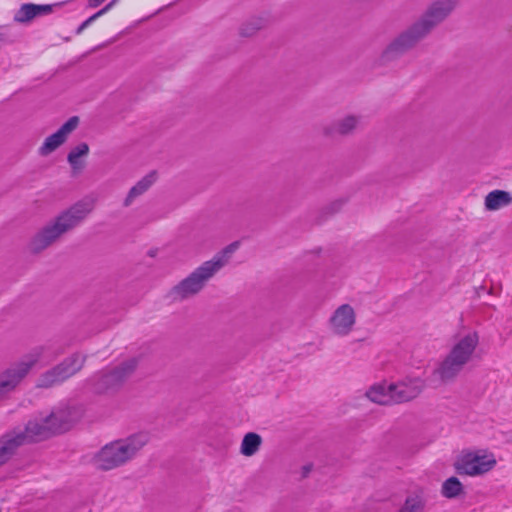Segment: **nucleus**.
Wrapping results in <instances>:
<instances>
[{
    "mask_svg": "<svg viewBox=\"0 0 512 512\" xmlns=\"http://www.w3.org/2000/svg\"><path fill=\"white\" fill-rule=\"evenodd\" d=\"M461 0H432L420 17L401 31L382 51L379 60L382 64L394 61L418 43L427 38L432 31L445 22L457 9Z\"/></svg>",
    "mask_w": 512,
    "mask_h": 512,
    "instance_id": "nucleus-1",
    "label": "nucleus"
},
{
    "mask_svg": "<svg viewBox=\"0 0 512 512\" xmlns=\"http://www.w3.org/2000/svg\"><path fill=\"white\" fill-rule=\"evenodd\" d=\"M71 427L63 413H50L47 416L29 420L24 429H13L0 437V467L7 463L19 447L32 442L46 440L63 433Z\"/></svg>",
    "mask_w": 512,
    "mask_h": 512,
    "instance_id": "nucleus-2",
    "label": "nucleus"
},
{
    "mask_svg": "<svg viewBox=\"0 0 512 512\" xmlns=\"http://www.w3.org/2000/svg\"><path fill=\"white\" fill-rule=\"evenodd\" d=\"M95 203L94 198L86 197L62 211L34 235L29 243L31 252H42L64 234L78 227L94 210Z\"/></svg>",
    "mask_w": 512,
    "mask_h": 512,
    "instance_id": "nucleus-3",
    "label": "nucleus"
},
{
    "mask_svg": "<svg viewBox=\"0 0 512 512\" xmlns=\"http://www.w3.org/2000/svg\"><path fill=\"white\" fill-rule=\"evenodd\" d=\"M239 245L238 241L232 242L216 253L212 259L203 262L169 290L168 298L172 302H183L197 296L207 283L229 263Z\"/></svg>",
    "mask_w": 512,
    "mask_h": 512,
    "instance_id": "nucleus-4",
    "label": "nucleus"
},
{
    "mask_svg": "<svg viewBox=\"0 0 512 512\" xmlns=\"http://www.w3.org/2000/svg\"><path fill=\"white\" fill-rule=\"evenodd\" d=\"M148 441L149 437L146 433H137L125 439L110 442L94 455L92 462L101 471L116 469L131 461Z\"/></svg>",
    "mask_w": 512,
    "mask_h": 512,
    "instance_id": "nucleus-5",
    "label": "nucleus"
},
{
    "mask_svg": "<svg viewBox=\"0 0 512 512\" xmlns=\"http://www.w3.org/2000/svg\"><path fill=\"white\" fill-rule=\"evenodd\" d=\"M478 343L479 337L475 332L462 337L438 367L433 370L429 382L437 387L454 381L464 366L471 360Z\"/></svg>",
    "mask_w": 512,
    "mask_h": 512,
    "instance_id": "nucleus-6",
    "label": "nucleus"
},
{
    "mask_svg": "<svg viewBox=\"0 0 512 512\" xmlns=\"http://www.w3.org/2000/svg\"><path fill=\"white\" fill-rule=\"evenodd\" d=\"M138 364V358H128L112 368L95 373L87 383L97 394L114 393L134 374Z\"/></svg>",
    "mask_w": 512,
    "mask_h": 512,
    "instance_id": "nucleus-7",
    "label": "nucleus"
},
{
    "mask_svg": "<svg viewBox=\"0 0 512 512\" xmlns=\"http://www.w3.org/2000/svg\"><path fill=\"white\" fill-rule=\"evenodd\" d=\"M45 349L44 346L34 348L21 361L14 363L0 374V402L16 389L31 368L42 358Z\"/></svg>",
    "mask_w": 512,
    "mask_h": 512,
    "instance_id": "nucleus-8",
    "label": "nucleus"
},
{
    "mask_svg": "<svg viewBox=\"0 0 512 512\" xmlns=\"http://www.w3.org/2000/svg\"><path fill=\"white\" fill-rule=\"evenodd\" d=\"M86 362V356L80 353H73L62 362L42 373L37 381V387L50 388L61 384L76 373H78Z\"/></svg>",
    "mask_w": 512,
    "mask_h": 512,
    "instance_id": "nucleus-9",
    "label": "nucleus"
},
{
    "mask_svg": "<svg viewBox=\"0 0 512 512\" xmlns=\"http://www.w3.org/2000/svg\"><path fill=\"white\" fill-rule=\"evenodd\" d=\"M496 463L492 452L477 450L463 453L455 462L454 467L459 475L479 476L491 471Z\"/></svg>",
    "mask_w": 512,
    "mask_h": 512,
    "instance_id": "nucleus-10",
    "label": "nucleus"
},
{
    "mask_svg": "<svg viewBox=\"0 0 512 512\" xmlns=\"http://www.w3.org/2000/svg\"><path fill=\"white\" fill-rule=\"evenodd\" d=\"M425 381L419 377L407 378L390 384L393 404H401L416 399L424 390Z\"/></svg>",
    "mask_w": 512,
    "mask_h": 512,
    "instance_id": "nucleus-11",
    "label": "nucleus"
},
{
    "mask_svg": "<svg viewBox=\"0 0 512 512\" xmlns=\"http://www.w3.org/2000/svg\"><path fill=\"white\" fill-rule=\"evenodd\" d=\"M356 322V314L353 307L349 304L340 305L329 319V328L337 336L348 335Z\"/></svg>",
    "mask_w": 512,
    "mask_h": 512,
    "instance_id": "nucleus-12",
    "label": "nucleus"
},
{
    "mask_svg": "<svg viewBox=\"0 0 512 512\" xmlns=\"http://www.w3.org/2000/svg\"><path fill=\"white\" fill-rule=\"evenodd\" d=\"M78 124L79 118L77 116L69 118L55 133L44 140L39 148V154L41 156H47L59 148L65 143L69 134L77 128Z\"/></svg>",
    "mask_w": 512,
    "mask_h": 512,
    "instance_id": "nucleus-13",
    "label": "nucleus"
},
{
    "mask_svg": "<svg viewBox=\"0 0 512 512\" xmlns=\"http://www.w3.org/2000/svg\"><path fill=\"white\" fill-rule=\"evenodd\" d=\"M361 116L347 115L323 127V134L327 137L348 136L360 126Z\"/></svg>",
    "mask_w": 512,
    "mask_h": 512,
    "instance_id": "nucleus-14",
    "label": "nucleus"
},
{
    "mask_svg": "<svg viewBox=\"0 0 512 512\" xmlns=\"http://www.w3.org/2000/svg\"><path fill=\"white\" fill-rule=\"evenodd\" d=\"M60 4H33L25 3L22 4L19 10L14 15V21L18 23H29L31 20L38 16L51 14L55 7Z\"/></svg>",
    "mask_w": 512,
    "mask_h": 512,
    "instance_id": "nucleus-15",
    "label": "nucleus"
},
{
    "mask_svg": "<svg viewBox=\"0 0 512 512\" xmlns=\"http://www.w3.org/2000/svg\"><path fill=\"white\" fill-rule=\"evenodd\" d=\"M270 23L267 15L252 16L245 20L239 27V35L241 37L250 38L255 36L259 31L266 28Z\"/></svg>",
    "mask_w": 512,
    "mask_h": 512,
    "instance_id": "nucleus-16",
    "label": "nucleus"
},
{
    "mask_svg": "<svg viewBox=\"0 0 512 512\" xmlns=\"http://www.w3.org/2000/svg\"><path fill=\"white\" fill-rule=\"evenodd\" d=\"M512 203V196L504 190H493L489 192L484 200L485 209L496 211Z\"/></svg>",
    "mask_w": 512,
    "mask_h": 512,
    "instance_id": "nucleus-17",
    "label": "nucleus"
},
{
    "mask_svg": "<svg viewBox=\"0 0 512 512\" xmlns=\"http://www.w3.org/2000/svg\"><path fill=\"white\" fill-rule=\"evenodd\" d=\"M365 395L370 401L380 405L393 404L392 389H390V384H375L366 391Z\"/></svg>",
    "mask_w": 512,
    "mask_h": 512,
    "instance_id": "nucleus-18",
    "label": "nucleus"
},
{
    "mask_svg": "<svg viewBox=\"0 0 512 512\" xmlns=\"http://www.w3.org/2000/svg\"><path fill=\"white\" fill-rule=\"evenodd\" d=\"M426 506V497L423 490L419 489L409 493L403 504L400 506V512H424Z\"/></svg>",
    "mask_w": 512,
    "mask_h": 512,
    "instance_id": "nucleus-19",
    "label": "nucleus"
},
{
    "mask_svg": "<svg viewBox=\"0 0 512 512\" xmlns=\"http://www.w3.org/2000/svg\"><path fill=\"white\" fill-rule=\"evenodd\" d=\"M155 181V174L151 173L146 175L141 180H139L128 192L126 198L123 201L124 207H129L132 205L134 200L141 195H143L148 189L152 186Z\"/></svg>",
    "mask_w": 512,
    "mask_h": 512,
    "instance_id": "nucleus-20",
    "label": "nucleus"
},
{
    "mask_svg": "<svg viewBox=\"0 0 512 512\" xmlns=\"http://www.w3.org/2000/svg\"><path fill=\"white\" fill-rule=\"evenodd\" d=\"M262 442V437L259 434L248 432L242 439L240 453L246 457H251L259 451Z\"/></svg>",
    "mask_w": 512,
    "mask_h": 512,
    "instance_id": "nucleus-21",
    "label": "nucleus"
},
{
    "mask_svg": "<svg viewBox=\"0 0 512 512\" xmlns=\"http://www.w3.org/2000/svg\"><path fill=\"white\" fill-rule=\"evenodd\" d=\"M441 494L447 499H456L465 495V489L460 480L452 476L442 483Z\"/></svg>",
    "mask_w": 512,
    "mask_h": 512,
    "instance_id": "nucleus-22",
    "label": "nucleus"
},
{
    "mask_svg": "<svg viewBox=\"0 0 512 512\" xmlns=\"http://www.w3.org/2000/svg\"><path fill=\"white\" fill-rule=\"evenodd\" d=\"M89 153V146L87 143L83 142L75 146L68 153L67 161L72 162L73 159H79L80 157H84Z\"/></svg>",
    "mask_w": 512,
    "mask_h": 512,
    "instance_id": "nucleus-23",
    "label": "nucleus"
},
{
    "mask_svg": "<svg viewBox=\"0 0 512 512\" xmlns=\"http://www.w3.org/2000/svg\"><path fill=\"white\" fill-rule=\"evenodd\" d=\"M344 204H345V201L342 199L335 200V201L331 202L329 205H327L323 209V212L326 215H333V214L339 212L342 209Z\"/></svg>",
    "mask_w": 512,
    "mask_h": 512,
    "instance_id": "nucleus-24",
    "label": "nucleus"
},
{
    "mask_svg": "<svg viewBox=\"0 0 512 512\" xmlns=\"http://www.w3.org/2000/svg\"><path fill=\"white\" fill-rule=\"evenodd\" d=\"M102 16V12H96L92 16H90L87 20H85L77 29V34H80L85 28H87L91 23H93L97 18Z\"/></svg>",
    "mask_w": 512,
    "mask_h": 512,
    "instance_id": "nucleus-25",
    "label": "nucleus"
},
{
    "mask_svg": "<svg viewBox=\"0 0 512 512\" xmlns=\"http://www.w3.org/2000/svg\"><path fill=\"white\" fill-rule=\"evenodd\" d=\"M74 173L80 172L84 168V163L79 159H73L72 162H68Z\"/></svg>",
    "mask_w": 512,
    "mask_h": 512,
    "instance_id": "nucleus-26",
    "label": "nucleus"
},
{
    "mask_svg": "<svg viewBox=\"0 0 512 512\" xmlns=\"http://www.w3.org/2000/svg\"><path fill=\"white\" fill-rule=\"evenodd\" d=\"M118 2V0H112L110 1L106 6H104L101 10H99L98 12H102V15H104L105 13H107L116 3Z\"/></svg>",
    "mask_w": 512,
    "mask_h": 512,
    "instance_id": "nucleus-27",
    "label": "nucleus"
},
{
    "mask_svg": "<svg viewBox=\"0 0 512 512\" xmlns=\"http://www.w3.org/2000/svg\"><path fill=\"white\" fill-rule=\"evenodd\" d=\"M105 0H88V4L90 7L95 8L101 5Z\"/></svg>",
    "mask_w": 512,
    "mask_h": 512,
    "instance_id": "nucleus-28",
    "label": "nucleus"
},
{
    "mask_svg": "<svg viewBox=\"0 0 512 512\" xmlns=\"http://www.w3.org/2000/svg\"><path fill=\"white\" fill-rule=\"evenodd\" d=\"M310 471H311V466L310 465L304 466L303 467V477H306L309 474Z\"/></svg>",
    "mask_w": 512,
    "mask_h": 512,
    "instance_id": "nucleus-29",
    "label": "nucleus"
},
{
    "mask_svg": "<svg viewBox=\"0 0 512 512\" xmlns=\"http://www.w3.org/2000/svg\"><path fill=\"white\" fill-rule=\"evenodd\" d=\"M2 40H3V37H2V35L0 34V43L2 42Z\"/></svg>",
    "mask_w": 512,
    "mask_h": 512,
    "instance_id": "nucleus-30",
    "label": "nucleus"
}]
</instances>
